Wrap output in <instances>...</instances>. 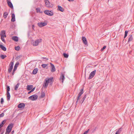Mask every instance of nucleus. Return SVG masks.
<instances>
[{
  "instance_id": "f257e3e1",
  "label": "nucleus",
  "mask_w": 134,
  "mask_h": 134,
  "mask_svg": "<svg viewBox=\"0 0 134 134\" xmlns=\"http://www.w3.org/2000/svg\"><path fill=\"white\" fill-rule=\"evenodd\" d=\"M46 82L44 83L43 86L45 88H47V87L48 83H50L52 84L53 81V77H50L49 79H45Z\"/></svg>"
},
{
  "instance_id": "f03ea898",
  "label": "nucleus",
  "mask_w": 134,
  "mask_h": 134,
  "mask_svg": "<svg viewBox=\"0 0 134 134\" xmlns=\"http://www.w3.org/2000/svg\"><path fill=\"white\" fill-rule=\"evenodd\" d=\"M38 96L36 95H34L31 96L29 97V99L32 100H36L38 98Z\"/></svg>"
},
{
  "instance_id": "7ed1b4c3",
  "label": "nucleus",
  "mask_w": 134,
  "mask_h": 134,
  "mask_svg": "<svg viewBox=\"0 0 134 134\" xmlns=\"http://www.w3.org/2000/svg\"><path fill=\"white\" fill-rule=\"evenodd\" d=\"M14 65V63L13 62H11L9 65V68L8 69V72L10 73L12 71Z\"/></svg>"
},
{
  "instance_id": "20e7f679",
  "label": "nucleus",
  "mask_w": 134,
  "mask_h": 134,
  "mask_svg": "<svg viewBox=\"0 0 134 134\" xmlns=\"http://www.w3.org/2000/svg\"><path fill=\"white\" fill-rule=\"evenodd\" d=\"M44 13L46 14L49 16H52L53 14V12L52 11H50L47 10H45Z\"/></svg>"
},
{
  "instance_id": "39448f33",
  "label": "nucleus",
  "mask_w": 134,
  "mask_h": 134,
  "mask_svg": "<svg viewBox=\"0 0 134 134\" xmlns=\"http://www.w3.org/2000/svg\"><path fill=\"white\" fill-rule=\"evenodd\" d=\"M96 72V70L92 72L90 74L88 79H90L92 78L95 75Z\"/></svg>"
},
{
  "instance_id": "423d86ee",
  "label": "nucleus",
  "mask_w": 134,
  "mask_h": 134,
  "mask_svg": "<svg viewBox=\"0 0 134 134\" xmlns=\"http://www.w3.org/2000/svg\"><path fill=\"white\" fill-rule=\"evenodd\" d=\"M41 41V39H38L36 40L33 43V44L34 46H37L38 44Z\"/></svg>"
},
{
  "instance_id": "0eeeda50",
  "label": "nucleus",
  "mask_w": 134,
  "mask_h": 134,
  "mask_svg": "<svg viewBox=\"0 0 134 134\" xmlns=\"http://www.w3.org/2000/svg\"><path fill=\"white\" fill-rule=\"evenodd\" d=\"M19 64V62H17L15 64L14 66V69L13 70L12 72V75H13L14 74L15 71L16 70L17 67L18 66V65Z\"/></svg>"
},
{
  "instance_id": "6e6552de",
  "label": "nucleus",
  "mask_w": 134,
  "mask_h": 134,
  "mask_svg": "<svg viewBox=\"0 0 134 134\" xmlns=\"http://www.w3.org/2000/svg\"><path fill=\"white\" fill-rule=\"evenodd\" d=\"M44 2L46 7L48 8H50L52 7L48 1V0H44Z\"/></svg>"
},
{
  "instance_id": "1a4fd4ad",
  "label": "nucleus",
  "mask_w": 134,
  "mask_h": 134,
  "mask_svg": "<svg viewBox=\"0 0 134 134\" xmlns=\"http://www.w3.org/2000/svg\"><path fill=\"white\" fill-rule=\"evenodd\" d=\"M47 24V23L46 22H41L38 23V26L41 27L46 26Z\"/></svg>"
},
{
  "instance_id": "9d476101",
  "label": "nucleus",
  "mask_w": 134,
  "mask_h": 134,
  "mask_svg": "<svg viewBox=\"0 0 134 134\" xmlns=\"http://www.w3.org/2000/svg\"><path fill=\"white\" fill-rule=\"evenodd\" d=\"M11 127V126H9V125H8V126L6 129L5 132V134H7V133H8V134H9L11 130V128L9 129V127Z\"/></svg>"
},
{
  "instance_id": "9b49d317",
  "label": "nucleus",
  "mask_w": 134,
  "mask_h": 134,
  "mask_svg": "<svg viewBox=\"0 0 134 134\" xmlns=\"http://www.w3.org/2000/svg\"><path fill=\"white\" fill-rule=\"evenodd\" d=\"M50 65L51 67V71L52 72H55V71L56 70L54 65L52 63H50Z\"/></svg>"
},
{
  "instance_id": "f8f14e48",
  "label": "nucleus",
  "mask_w": 134,
  "mask_h": 134,
  "mask_svg": "<svg viewBox=\"0 0 134 134\" xmlns=\"http://www.w3.org/2000/svg\"><path fill=\"white\" fill-rule=\"evenodd\" d=\"M129 38L128 41V43H129L130 42L132 41L133 40V38L132 35H130L129 36Z\"/></svg>"
},
{
  "instance_id": "ddd939ff",
  "label": "nucleus",
  "mask_w": 134,
  "mask_h": 134,
  "mask_svg": "<svg viewBox=\"0 0 134 134\" xmlns=\"http://www.w3.org/2000/svg\"><path fill=\"white\" fill-rule=\"evenodd\" d=\"M82 39L83 43L85 45L87 44V41L86 40V38L84 37H82Z\"/></svg>"
},
{
  "instance_id": "4468645a",
  "label": "nucleus",
  "mask_w": 134,
  "mask_h": 134,
  "mask_svg": "<svg viewBox=\"0 0 134 134\" xmlns=\"http://www.w3.org/2000/svg\"><path fill=\"white\" fill-rule=\"evenodd\" d=\"M7 3L8 6L10 7L11 8L13 9V7L12 4L10 1H7Z\"/></svg>"
},
{
  "instance_id": "2eb2a0df",
  "label": "nucleus",
  "mask_w": 134,
  "mask_h": 134,
  "mask_svg": "<svg viewBox=\"0 0 134 134\" xmlns=\"http://www.w3.org/2000/svg\"><path fill=\"white\" fill-rule=\"evenodd\" d=\"M25 106V104L24 103H22L19 104L18 106L19 108H24Z\"/></svg>"
},
{
  "instance_id": "dca6fc26",
  "label": "nucleus",
  "mask_w": 134,
  "mask_h": 134,
  "mask_svg": "<svg viewBox=\"0 0 134 134\" xmlns=\"http://www.w3.org/2000/svg\"><path fill=\"white\" fill-rule=\"evenodd\" d=\"M12 17L11 21L13 22L15 21V16L14 14L13 13L12 14Z\"/></svg>"
},
{
  "instance_id": "f3484780",
  "label": "nucleus",
  "mask_w": 134,
  "mask_h": 134,
  "mask_svg": "<svg viewBox=\"0 0 134 134\" xmlns=\"http://www.w3.org/2000/svg\"><path fill=\"white\" fill-rule=\"evenodd\" d=\"M6 121V120L5 119L4 120L2 121L1 123L0 124V129L2 127L4 124L5 123Z\"/></svg>"
},
{
  "instance_id": "a211bd4d",
  "label": "nucleus",
  "mask_w": 134,
  "mask_h": 134,
  "mask_svg": "<svg viewBox=\"0 0 134 134\" xmlns=\"http://www.w3.org/2000/svg\"><path fill=\"white\" fill-rule=\"evenodd\" d=\"M12 39L16 42H17L18 41V37L13 36L12 37Z\"/></svg>"
},
{
  "instance_id": "6ab92c4d",
  "label": "nucleus",
  "mask_w": 134,
  "mask_h": 134,
  "mask_svg": "<svg viewBox=\"0 0 134 134\" xmlns=\"http://www.w3.org/2000/svg\"><path fill=\"white\" fill-rule=\"evenodd\" d=\"M6 37V35H5V31L3 30L1 31V37Z\"/></svg>"
},
{
  "instance_id": "aec40b11",
  "label": "nucleus",
  "mask_w": 134,
  "mask_h": 134,
  "mask_svg": "<svg viewBox=\"0 0 134 134\" xmlns=\"http://www.w3.org/2000/svg\"><path fill=\"white\" fill-rule=\"evenodd\" d=\"M33 87V86L32 85H28L27 87V89L28 90H30L32 89Z\"/></svg>"
},
{
  "instance_id": "412c9836",
  "label": "nucleus",
  "mask_w": 134,
  "mask_h": 134,
  "mask_svg": "<svg viewBox=\"0 0 134 134\" xmlns=\"http://www.w3.org/2000/svg\"><path fill=\"white\" fill-rule=\"evenodd\" d=\"M58 10L62 12H63L64 10V9L59 5L58 6Z\"/></svg>"
},
{
  "instance_id": "4be33fe9",
  "label": "nucleus",
  "mask_w": 134,
  "mask_h": 134,
  "mask_svg": "<svg viewBox=\"0 0 134 134\" xmlns=\"http://www.w3.org/2000/svg\"><path fill=\"white\" fill-rule=\"evenodd\" d=\"M122 130V128L121 127L116 132V133L117 134H120Z\"/></svg>"
},
{
  "instance_id": "5701e85b",
  "label": "nucleus",
  "mask_w": 134,
  "mask_h": 134,
  "mask_svg": "<svg viewBox=\"0 0 134 134\" xmlns=\"http://www.w3.org/2000/svg\"><path fill=\"white\" fill-rule=\"evenodd\" d=\"M38 70V69L37 68L33 70L32 74H37Z\"/></svg>"
},
{
  "instance_id": "b1692460",
  "label": "nucleus",
  "mask_w": 134,
  "mask_h": 134,
  "mask_svg": "<svg viewBox=\"0 0 134 134\" xmlns=\"http://www.w3.org/2000/svg\"><path fill=\"white\" fill-rule=\"evenodd\" d=\"M64 78V75L63 74H62V75L60 76V80H62V83H63V81Z\"/></svg>"
},
{
  "instance_id": "393cba45",
  "label": "nucleus",
  "mask_w": 134,
  "mask_h": 134,
  "mask_svg": "<svg viewBox=\"0 0 134 134\" xmlns=\"http://www.w3.org/2000/svg\"><path fill=\"white\" fill-rule=\"evenodd\" d=\"M0 47L2 50L4 51H5L6 50V48L2 44H0Z\"/></svg>"
},
{
  "instance_id": "a878e982",
  "label": "nucleus",
  "mask_w": 134,
  "mask_h": 134,
  "mask_svg": "<svg viewBox=\"0 0 134 134\" xmlns=\"http://www.w3.org/2000/svg\"><path fill=\"white\" fill-rule=\"evenodd\" d=\"M86 95L85 94L84 95L83 98L81 100V101H80V103H81L82 104L84 102L85 99L86 98Z\"/></svg>"
},
{
  "instance_id": "bb28decb",
  "label": "nucleus",
  "mask_w": 134,
  "mask_h": 134,
  "mask_svg": "<svg viewBox=\"0 0 134 134\" xmlns=\"http://www.w3.org/2000/svg\"><path fill=\"white\" fill-rule=\"evenodd\" d=\"M7 99L8 100H10V95L9 93H7Z\"/></svg>"
},
{
  "instance_id": "cd10ccee",
  "label": "nucleus",
  "mask_w": 134,
  "mask_h": 134,
  "mask_svg": "<svg viewBox=\"0 0 134 134\" xmlns=\"http://www.w3.org/2000/svg\"><path fill=\"white\" fill-rule=\"evenodd\" d=\"M36 12L37 13H42V11H40L41 9L40 8H37L36 9Z\"/></svg>"
},
{
  "instance_id": "c85d7f7f",
  "label": "nucleus",
  "mask_w": 134,
  "mask_h": 134,
  "mask_svg": "<svg viewBox=\"0 0 134 134\" xmlns=\"http://www.w3.org/2000/svg\"><path fill=\"white\" fill-rule=\"evenodd\" d=\"M8 15V13L7 12H5L4 13L3 15V16L5 19H6Z\"/></svg>"
},
{
  "instance_id": "c756f323",
  "label": "nucleus",
  "mask_w": 134,
  "mask_h": 134,
  "mask_svg": "<svg viewBox=\"0 0 134 134\" xmlns=\"http://www.w3.org/2000/svg\"><path fill=\"white\" fill-rule=\"evenodd\" d=\"M20 85V83H18L17 85L15 86L14 89L15 90H17Z\"/></svg>"
},
{
  "instance_id": "7c9ffc66",
  "label": "nucleus",
  "mask_w": 134,
  "mask_h": 134,
  "mask_svg": "<svg viewBox=\"0 0 134 134\" xmlns=\"http://www.w3.org/2000/svg\"><path fill=\"white\" fill-rule=\"evenodd\" d=\"M83 88H82L80 91V92L79 93L78 95L81 96V95L83 93Z\"/></svg>"
},
{
  "instance_id": "2f4dec72",
  "label": "nucleus",
  "mask_w": 134,
  "mask_h": 134,
  "mask_svg": "<svg viewBox=\"0 0 134 134\" xmlns=\"http://www.w3.org/2000/svg\"><path fill=\"white\" fill-rule=\"evenodd\" d=\"M63 55L65 58H68L69 56L68 54L65 53H64L63 54Z\"/></svg>"
},
{
  "instance_id": "473e14b6",
  "label": "nucleus",
  "mask_w": 134,
  "mask_h": 134,
  "mask_svg": "<svg viewBox=\"0 0 134 134\" xmlns=\"http://www.w3.org/2000/svg\"><path fill=\"white\" fill-rule=\"evenodd\" d=\"M128 31H125V35L124 37V38H125L127 37Z\"/></svg>"
},
{
  "instance_id": "72a5a7b5",
  "label": "nucleus",
  "mask_w": 134,
  "mask_h": 134,
  "mask_svg": "<svg viewBox=\"0 0 134 134\" xmlns=\"http://www.w3.org/2000/svg\"><path fill=\"white\" fill-rule=\"evenodd\" d=\"M10 90V88L9 86H7V93H9V91Z\"/></svg>"
},
{
  "instance_id": "f704fd0d",
  "label": "nucleus",
  "mask_w": 134,
  "mask_h": 134,
  "mask_svg": "<svg viewBox=\"0 0 134 134\" xmlns=\"http://www.w3.org/2000/svg\"><path fill=\"white\" fill-rule=\"evenodd\" d=\"M45 96V93L43 92H42L41 93V97L42 98H44Z\"/></svg>"
},
{
  "instance_id": "c9c22d12",
  "label": "nucleus",
  "mask_w": 134,
  "mask_h": 134,
  "mask_svg": "<svg viewBox=\"0 0 134 134\" xmlns=\"http://www.w3.org/2000/svg\"><path fill=\"white\" fill-rule=\"evenodd\" d=\"M48 64H43L41 66L43 68H45L47 66Z\"/></svg>"
},
{
  "instance_id": "e433bc0d",
  "label": "nucleus",
  "mask_w": 134,
  "mask_h": 134,
  "mask_svg": "<svg viewBox=\"0 0 134 134\" xmlns=\"http://www.w3.org/2000/svg\"><path fill=\"white\" fill-rule=\"evenodd\" d=\"M20 48V47L19 46H18L17 47H15V49L16 51H18L19 50V49Z\"/></svg>"
},
{
  "instance_id": "4c0bfd02",
  "label": "nucleus",
  "mask_w": 134,
  "mask_h": 134,
  "mask_svg": "<svg viewBox=\"0 0 134 134\" xmlns=\"http://www.w3.org/2000/svg\"><path fill=\"white\" fill-rule=\"evenodd\" d=\"M13 123H11L10 124H9L8 125H9V126H11V127H9V129H11H11H12V128H13Z\"/></svg>"
},
{
  "instance_id": "58836bf2",
  "label": "nucleus",
  "mask_w": 134,
  "mask_h": 134,
  "mask_svg": "<svg viewBox=\"0 0 134 134\" xmlns=\"http://www.w3.org/2000/svg\"><path fill=\"white\" fill-rule=\"evenodd\" d=\"M81 96L78 95V96L77 98V101H76V103H77V102L79 100V99L80 98V97Z\"/></svg>"
},
{
  "instance_id": "ea45409f",
  "label": "nucleus",
  "mask_w": 134,
  "mask_h": 134,
  "mask_svg": "<svg viewBox=\"0 0 134 134\" xmlns=\"http://www.w3.org/2000/svg\"><path fill=\"white\" fill-rule=\"evenodd\" d=\"M4 99L3 98H2L1 99V104H3L4 103Z\"/></svg>"
},
{
  "instance_id": "a19ab883",
  "label": "nucleus",
  "mask_w": 134,
  "mask_h": 134,
  "mask_svg": "<svg viewBox=\"0 0 134 134\" xmlns=\"http://www.w3.org/2000/svg\"><path fill=\"white\" fill-rule=\"evenodd\" d=\"M106 46H104L101 49V51H103L104 49H105L106 48Z\"/></svg>"
},
{
  "instance_id": "79ce46f5",
  "label": "nucleus",
  "mask_w": 134,
  "mask_h": 134,
  "mask_svg": "<svg viewBox=\"0 0 134 134\" xmlns=\"http://www.w3.org/2000/svg\"><path fill=\"white\" fill-rule=\"evenodd\" d=\"M4 115V113H3L2 114H0V118L3 117Z\"/></svg>"
},
{
  "instance_id": "37998d69",
  "label": "nucleus",
  "mask_w": 134,
  "mask_h": 134,
  "mask_svg": "<svg viewBox=\"0 0 134 134\" xmlns=\"http://www.w3.org/2000/svg\"><path fill=\"white\" fill-rule=\"evenodd\" d=\"M1 39L2 41L4 42H5V41L4 40V38L3 37H1Z\"/></svg>"
},
{
  "instance_id": "c03bdc74",
  "label": "nucleus",
  "mask_w": 134,
  "mask_h": 134,
  "mask_svg": "<svg viewBox=\"0 0 134 134\" xmlns=\"http://www.w3.org/2000/svg\"><path fill=\"white\" fill-rule=\"evenodd\" d=\"M1 57L2 59H4V55H2V54L1 55Z\"/></svg>"
},
{
  "instance_id": "a18cd8bd",
  "label": "nucleus",
  "mask_w": 134,
  "mask_h": 134,
  "mask_svg": "<svg viewBox=\"0 0 134 134\" xmlns=\"http://www.w3.org/2000/svg\"><path fill=\"white\" fill-rule=\"evenodd\" d=\"M35 87H34L33 88H32V89L31 90V91H32V92H33V91L34 90H35Z\"/></svg>"
},
{
  "instance_id": "49530a36",
  "label": "nucleus",
  "mask_w": 134,
  "mask_h": 134,
  "mask_svg": "<svg viewBox=\"0 0 134 134\" xmlns=\"http://www.w3.org/2000/svg\"><path fill=\"white\" fill-rule=\"evenodd\" d=\"M89 130V129H88L87 131H86L85 132H86V133H87L88 132Z\"/></svg>"
},
{
  "instance_id": "de8ad7c7",
  "label": "nucleus",
  "mask_w": 134,
  "mask_h": 134,
  "mask_svg": "<svg viewBox=\"0 0 134 134\" xmlns=\"http://www.w3.org/2000/svg\"><path fill=\"white\" fill-rule=\"evenodd\" d=\"M32 92L31 90V91H30L29 92H28V94H30V93H31Z\"/></svg>"
},
{
  "instance_id": "09e8293b",
  "label": "nucleus",
  "mask_w": 134,
  "mask_h": 134,
  "mask_svg": "<svg viewBox=\"0 0 134 134\" xmlns=\"http://www.w3.org/2000/svg\"><path fill=\"white\" fill-rule=\"evenodd\" d=\"M14 132V131H12L11 132V134H13Z\"/></svg>"
},
{
  "instance_id": "8fccbe9b",
  "label": "nucleus",
  "mask_w": 134,
  "mask_h": 134,
  "mask_svg": "<svg viewBox=\"0 0 134 134\" xmlns=\"http://www.w3.org/2000/svg\"><path fill=\"white\" fill-rule=\"evenodd\" d=\"M35 26L34 25H32V29H34V27Z\"/></svg>"
},
{
  "instance_id": "3c124183",
  "label": "nucleus",
  "mask_w": 134,
  "mask_h": 134,
  "mask_svg": "<svg viewBox=\"0 0 134 134\" xmlns=\"http://www.w3.org/2000/svg\"><path fill=\"white\" fill-rule=\"evenodd\" d=\"M43 59H47V60H48V59H47L46 58H45V57H43Z\"/></svg>"
},
{
  "instance_id": "603ef678",
  "label": "nucleus",
  "mask_w": 134,
  "mask_h": 134,
  "mask_svg": "<svg viewBox=\"0 0 134 134\" xmlns=\"http://www.w3.org/2000/svg\"><path fill=\"white\" fill-rule=\"evenodd\" d=\"M68 1H74V0H68Z\"/></svg>"
},
{
  "instance_id": "864d4df0",
  "label": "nucleus",
  "mask_w": 134,
  "mask_h": 134,
  "mask_svg": "<svg viewBox=\"0 0 134 134\" xmlns=\"http://www.w3.org/2000/svg\"><path fill=\"white\" fill-rule=\"evenodd\" d=\"M4 132V131H3V132H2L1 134H3Z\"/></svg>"
},
{
  "instance_id": "5fc2aeb1",
  "label": "nucleus",
  "mask_w": 134,
  "mask_h": 134,
  "mask_svg": "<svg viewBox=\"0 0 134 134\" xmlns=\"http://www.w3.org/2000/svg\"><path fill=\"white\" fill-rule=\"evenodd\" d=\"M87 133H86V132H85V131L84 133H83L82 134H87Z\"/></svg>"
},
{
  "instance_id": "6e6d98bb",
  "label": "nucleus",
  "mask_w": 134,
  "mask_h": 134,
  "mask_svg": "<svg viewBox=\"0 0 134 134\" xmlns=\"http://www.w3.org/2000/svg\"><path fill=\"white\" fill-rule=\"evenodd\" d=\"M4 58H6L7 57V56L5 55H4Z\"/></svg>"
},
{
  "instance_id": "4d7b16f0",
  "label": "nucleus",
  "mask_w": 134,
  "mask_h": 134,
  "mask_svg": "<svg viewBox=\"0 0 134 134\" xmlns=\"http://www.w3.org/2000/svg\"><path fill=\"white\" fill-rule=\"evenodd\" d=\"M6 110H4V112H5L6 111Z\"/></svg>"
},
{
  "instance_id": "13d9d810",
  "label": "nucleus",
  "mask_w": 134,
  "mask_h": 134,
  "mask_svg": "<svg viewBox=\"0 0 134 134\" xmlns=\"http://www.w3.org/2000/svg\"><path fill=\"white\" fill-rule=\"evenodd\" d=\"M10 0H7V1H10Z\"/></svg>"
}]
</instances>
